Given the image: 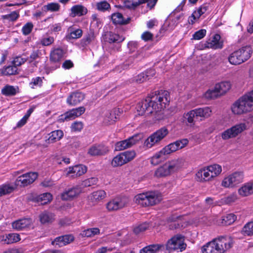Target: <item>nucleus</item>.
Instances as JSON below:
<instances>
[{
	"mask_svg": "<svg viewBox=\"0 0 253 253\" xmlns=\"http://www.w3.org/2000/svg\"><path fill=\"white\" fill-rule=\"evenodd\" d=\"M2 73L4 75L10 76L18 74L17 67L15 65L8 66L3 68Z\"/></svg>",
	"mask_w": 253,
	"mask_h": 253,
	"instance_id": "nucleus-44",
	"label": "nucleus"
},
{
	"mask_svg": "<svg viewBox=\"0 0 253 253\" xmlns=\"http://www.w3.org/2000/svg\"><path fill=\"white\" fill-rule=\"evenodd\" d=\"M180 166V163L178 160H173L159 168L156 170L155 174L157 177L166 176L177 171Z\"/></svg>",
	"mask_w": 253,
	"mask_h": 253,
	"instance_id": "nucleus-5",
	"label": "nucleus"
},
{
	"mask_svg": "<svg viewBox=\"0 0 253 253\" xmlns=\"http://www.w3.org/2000/svg\"><path fill=\"white\" fill-rule=\"evenodd\" d=\"M169 130L166 126H163L152 134L144 142V145L148 148H151L155 144L159 143L168 134Z\"/></svg>",
	"mask_w": 253,
	"mask_h": 253,
	"instance_id": "nucleus-7",
	"label": "nucleus"
},
{
	"mask_svg": "<svg viewBox=\"0 0 253 253\" xmlns=\"http://www.w3.org/2000/svg\"><path fill=\"white\" fill-rule=\"evenodd\" d=\"M252 53L251 46L247 45L232 53L228 60L231 64L239 65L250 58Z\"/></svg>",
	"mask_w": 253,
	"mask_h": 253,
	"instance_id": "nucleus-4",
	"label": "nucleus"
},
{
	"mask_svg": "<svg viewBox=\"0 0 253 253\" xmlns=\"http://www.w3.org/2000/svg\"><path fill=\"white\" fill-rule=\"evenodd\" d=\"M109 151V147L103 144H95L90 146L87 154L90 156H102L106 155Z\"/></svg>",
	"mask_w": 253,
	"mask_h": 253,
	"instance_id": "nucleus-17",
	"label": "nucleus"
},
{
	"mask_svg": "<svg viewBox=\"0 0 253 253\" xmlns=\"http://www.w3.org/2000/svg\"><path fill=\"white\" fill-rule=\"evenodd\" d=\"M205 48H211L213 49L221 48L222 47V44L221 43H216L214 41L209 40L207 41L204 45Z\"/></svg>",
	"mask_w": 253,
	"mask_h": 253,
	"instance_id": "nucleus-51",
	"label": "nucleus"
},
{
	"mask_svg": "<svg viewBox=\"0 0 253 253\" xmlns=\"http://www.w3.org/2000/svg\"><path fill=\"white\" fill-rule=\"evenodd\" d=\"M68 34L65 37L67 40L79 39L81 38L83 35V31L81 29H75L73 26L68 28Z\"/></svg>",
	"mask_w": 253,
	"mask_h": 253,
	"instance_id": "nucleus-24",
	"label": "nucleus"
},
{
	"mask_svg": "<svg viewBox=\"0 0 253 253\" xmlns=\"http://www.w3.org/2000/svg\"><path fill=\"white\" fill-rule=\"evenodd\" d=\"M111 18L113 23L115 25H126L129 23L130 21V18L129 17L125 20L123 14L119 12L112 14Z\"/></svg>",
	"mask_w": 253,
	"mask_h": 253,
	"instance_id": "nucleus-27",
	"label": "nucleus"
},
{
	"mask_svg": "<svg viewBox=\"0 0 253 253\" xmlns=\"http://www.w3.org/2000/svg\"><path fill=\"white\" fill-rule=\"evenodd\" d=\"M195 112L196 119L202 121L205 118L209 117L211 113V110L209 107L199 108L194 109Z\"/></svg>",
	"mask_w": 253,
	"mask_h": 253,
	"instance_id": "nucleus-21",
	"label": "nucleus"
},
{
	"mask_svg": "<svg viewBox=\"0 0 253 253\" xmlns=\"http://www.w3.org/2000/svg\"><path fill=\"white\" fill-rule=\"evenodd\" d=\"M106 192L104 190H98L92 193V198L95 201H99L106 197Z\"/></svg>",
	"mask_w": 253,
	"mask_h": 253,
	"instance_id": "nucleus-56",
	"label": "nucleus"
},
{
	"mask_svg": "<svg viewBox=\"0 0 253 253\" xmlns=\"http://www.w3.org/2000/svg\"><path fill=\"white\" fill-rule=\"evenodd\" d=\"M37 172H29L22 174L17 177L15 181V185L16 186L24 187L32 184L38 177Z\"/></svg>",
	"mask_w": 253,
	"mask_h": 253,
	"instance_id": "nucleus-13",
	"label": "nucleus"
},
{
	"mask_svg": "<svg viewBox=\"0 0 253 253\" xmlns=\"http://www.w3.org/2000/svg\"><path fill=\"white\" fill-rule=\"evenodd\" d=\"M182 217V216L181 215H177L176 214H172L170 216H169L167 221L168 222L171 223L169 225V228L171 230L176 229L180 227V225L179 223H176L175 222L177 219H181Z\"/></svg>",
	"mask_w": 253,
	"mask_h": 253,
	"instance_id": "nucleus-38",
	"label": "nucleus"
},
{
	"mask_svg": "<svg viewBox=\"0 0 253 253\" xmlns=\"http://www.w3.org/2000/svg\"><path fill=\"white\" fill-rule=\"evenodd\" d=\"M48 11H58L60 9V5L58 3H50L45 6Z\"/></svg>",
	"mask_w": 253,
	"mask_h": 253,
	"instance_id": "nucleus-64",
	"label": "nucleus"
},
{
	"mask_svg": "<svg viewBox=\"0 0 253 253\" xmlns=\"http://www.w3.org/2000/svg\"><path fill=\"white\" fill-rule=\"evenodd\" d=\"M33 24L31 22L27 23L22 28V31L24 35H29L33 28Z\"/></svg>",
	"mask_w": 253,
	"mask_h": 253,
	"instance_id": "nucleus-63",
	"label": "nucleus"
},
{
	"mask_svg": "<svg viewBox=\"0 0 253 253\" xmlns=\"http://www.w3.org/2000/svg\"><path fill=\"white\" fill-rule=\"evenodd\" d=\"M122 153L124 155L125 160L126 163L132 160L136 156V153L133 150L126 151Z\"/></svg>",
	"mask_w": 253,
	"mask_h": 253,
	"instance_id": "nucleus-55",
	"label": "nucleus"
},
{
	"mask_svg": "<svg viewBox=\"0 0 253 253\" xmlns=\"http://www.w3.org/2000/svg\"><path fill=\"white\" fill-rule=\"evenodd\" d=\"M136 109L138 115L140 116L143 115L145 113L147 114H150L155 111L153 102H152L149 95L145 99L138 102Z\"/></svg>",
	"mask_w": 253,
	"mask_h": 253,
	"instance_id": "nucleus-12",
	"label": "nucleus"
},
{
	"mask_svg": "<svg viewBox=\"0 0 253 253\" xmlns=\"http://www.w3.org/2000/svg\"><path fill=\"white\" fill-rule=\"evenodd\" d=\"M196 175L198 180L200 182L209 181L212 178L210 171H209L208 167L199 170Z\"/></svg>",
	"mask_w": 253,
	"mask_h": 253,
	"instance_id": "nucleus-23",
	"label": "nucleus"
},
{
	"mask_svg": "<svg viewBox=\"0 0 253 253\" xmlns=\"http://www.w3.org/2000/svg\"><path fill=\"white\" fill-rule=\"evenodd\" d=\"M188 140L186 138L177 140L173 142L178 149H181L185 147L188 143Z\"/></svg>",
	"mask_w": 253,
	"mask_h": 253,
	"instance_id": "nucleus-60",
	"label": "nucleus"
},
{
	"mask_svg": "<svg viewBox=\"0 0 253 253\" xmlns=\"http://www.w3.org/2000/svg\"><path fill=\"white\" fill-rule=\"evenodd\" d=\"M232 111L234 114L240 115L250 112L253 109V90L246 94L232 106Z\"/></svg>",
	"mask_w": 253,
	"mask_h": 253,
	"instance_id": "nucleus-1",
	"label": "nucleus"
},
{
	"mask_svg": "<svg viewBox=\"0 0 253 253\" xmlns=\"http://www.w3.org/2000/svg\"><path fill=\"white\" fill-rule=\"evenodd\" d=\"M94 39V34L92 31H90L87 34L85 35L84 37L81 40V44L83 46L89 44Z\"/></svg>",
	"mask_w": 253,
	"mask_h": 253,
	"instance_id": "nucleus-49",
	"label": "nucleus"
},
{
	"mask_svg": "<svg viewBox=\"0 0 253 253\" xmlns=\"http://www.w3.org/2000/svg\"><path fill=\"white\" fill-rule=\"evenodd\" d=\"M237 216L234 213H228L222 217L221 223L223 225H229L236 220Z\"/></svg>",
	"mask_w": 253,
	"mask_h": 253,
	"instance_id": "nucleus-40",
	"label": "nucleus"
},
{
	"mask_svg": "<svg viewBox=\"0 0 253 253\" xmlns=\"http://www.w3.org/2000/svg\"><path fill=\"white\" fill-rule=\"evenodd\" d=\"M84 99V95L80 92H72L67 98V103L70 106H76Z\"/></svg>",
	"mask_w": 253,
	"mask_h": 253,
	"instance_id": "nucleus-19",
	"label": "nucleus"
},
{
	"mask_svg": "<svg viewBox=\"0 0 253 253\" xmlns=\"http://www.w3.org/2000/svg\"><path fill=\"white\" fill-rule=\"evenodd\" d=\"M208 5L206 4H204L201 6L197 10V11H195L192 14L191 17L193 18L194 20H195L197 18H199L202 14L205 13L206 11L208 10Z\"/></svg>",
	"mask_w": 253,
	"mask_h": 253,
	"instance_id": "nucleus-45",
	"label": "nucleus"
},
{
	"mask_svg": "<svg viewBox=\"0 0 253 253\" xmlns=\"http://www.w3.org/2000/svg\"><path fill=\"white\" fill-rule=\"evenodd\" d=\"M142 137V134L137 133L126 140L118 142L115 144V150L122 151L124 149L131 147L139 141L141 140Z\"/></svg>",
	"mask_w": 253,
	"mask_h": 253,
	"instance_id": "nucleus-9",
	"label": "nucleus"
},
{
	"mask_svg": "<svg viewBox=\"0 0 253 253\" xmlns=\"http://www.w3.org/2000/svg\"><path fill=\"white\" fill-rule=\"evenodd\" d=\"M86 167L82 165H76L69 169L67 174L73 173L76 177L80 176L86 171Z\"/></svg>",
	"mask_w": 253,
	"mask_h": 253,
	"instance_id": "nucleus-28",
	"label": "nucleus"
},
{
	"mask_svg": "<svg viewBox=\"0 0 253 253\" xmlns=\"http://www.w3.org/2000/svg\"><path fill=\"white\" fill-rule=\"evenodd\" d=\"M149 96L153 102L155 112L165 108L170 100L169 93L167 90H161L152 92Z\"/></svg>",
	"mask_w": 253,
	"mask_h": 253,
	"instance_id": "nucleus-3",
	"label": "nucleus"
},
{
	"mask_svg": "<svg viewBox=\"0 0 253 253\" xmlns=\"http://www.w3.org/2000/svg\"><path fill=\"white\" fill-rule=\"evenodd\" d=\"M231 87V84L229 82H222L215 84V88L218 90L221 95L224 94Z\"/></svg>",
	"mask_w": 253,
	"mask_h": 253,
	"instance_id": "nucleus-35",
	"label": "nucleus"
},
{
	"mask_svg": "<svg viewBox=\"0 0 253 253\" xmlns=\"http://www.w3.org/2000/svg\"><path fill=\"white\" fill-rule=\"evenodd\" d=\"M71 15L73 17L76 16H82L87 13V8L84 6L80 4L75 5L71 9Z\"/></svg>",
	"mask_w": 253,
	"mask_h": 253,
	"instance_id": "nucleus-26",
	"label": "nucleus"
},
{
	"mask_svg": "<svg viewBox=\"0 0 253 253\" xmlns=\"http://www.w3.org/2000/svg\"><path fill=\"white\" fill-rule=\"evenodd\" d=\"M54 39L53 37L46 36L42 39L41 44L43 46H49L53 43Z\"/></svg>",
	"mask_w": 253,
	"mask_h": 253,
	"instance_id": "nucleus-59",
	"label": "nucleus"
},
{
	"mask_svg": "<svg viewBox=\"0 0 253 253\" xmlns=\"http://www.w3.org/2000/svg\"><path fill=\"white\" fill-rule=\"evenodd\" d=\"M31 223V220L29 218H23L13 222L12 224L13 228L17 230H21L29 227Z\"/></svg>",
	"mask_w": 253,
	"mask_h": 253,
	"instance_id": "nucleus-25",
	"label": "nucleus"
},
{
	"mask_svg": "<svg viewBox=\"0 0 253 253\" xmlns=\"http://www.w3.org/2000/svg\"><path fill=\"white\" fill-rule=\"evenodd\" d=\"M100 234V230L98 228H88L84 232V236L87 237H91Z\"/></svg>",
	"mask_w": 253,
	"mask_h": 253,
	"instance_id": "nucleus-53",
	"label": "nucleus"
},
{
	"mask_svg": "<svg viewBox=\"0 0 253 253\" xmlns=\"http://www.w3.org/2000/svg\"><path fill=\"white\" fill-rule=\"evenodd\" d=\"M242 172H235L224 179L222 185L225 187H233L241 183L243 180Z\"/></svg>",
	"mask_w": 253,
	"mask_h": 253,
	"instance_id": "nucleus-15",
	"label": "nucleus"
},
{
	"mask_svg": "<svg viewBox=\"0 0 253 253\" xmlns=\"http://www.w3.org/2000/svg\"><path fill=\"white\" fill-rule=\"evenodd\" d=\"M84 124L82 122L76 121L73 123L71 126L72 131H81L83 128Z\"/></svg>",
	"mask_w": 253,
	"mask_h": 253,
	"instance_id": "nucleus-57",
	"label": "nucleus"
},
{
	"mask_svg": "<svg viewBox=\"0 0 253 253\" xmlns=\"http://www.w3.org/2000/svg\"><path fill=\"white\" fill-rule=\"evenodd\" d=\"M14 187L9 185H3L0 186V197L11 193Z\"/></svg>",
	"mask_w": 253,
	"mask_h": 253,
	"instance_id": "nucleus-54",
	"label": "nucleus"
},
{
	"mask_svg": "<svg viewBox=\"0 0 253 253\" xmlns=\"http://www.w3.org/2000/svg\"><path fill=\"white\" fill-rule=\"evenodd\" d=\"M128 201V199L126 197H117L108 202L106 207L109 211H117L126 207Z\"/></svg>",
	"mask_w": 253,
	"mask_h": 253,
	"instance_id": "nucleus-14",
	"label": "nucleus"
},
{
	"mask_svg": "<svg viewBox=\"0 0 253 253\" xmlns=\"http://www.w3.org/2000/svg\"><path fill=\"white\" fill-rule=\"evenodd\" d=\"M64 52L62 49L57 48L51 51L50 54V60L53 62L60 61L63 57Z\"/></svg>",
	"mask_w": 253,
	"mask_h": 253,
	"instance_id": "nucleus-29",
	"label": "nucleus"
},
{
	"mask_svg": "<svg viewBox=\"0 0 253 253\" xmlns=\"http://www.w3.org/2000/svg\"><path fill=\"white\" fill-rule=\"evenodd\" d=\"M221 96L218 90L216 89L215 86L213 89H210L207 90L205 94V96L207 99H215Z\"/></svg>",
	"mask_w": 253,
	"mask_h": 253,
	"instance_id": "nucleus-47",
	"label": "nucleus"
},
{
	"mask_svg": "<svg viewBox=\"0 0 253 253\" xmlns=\"http://www.w3.org/2000/svg\"><path fill=\"white\" fill-rule=\"evenodd\" d=\"M183 118L188 123L194 125V123L197 120L194 110H192L183 115Z\"/></svg>",
	"mask_w": 253,
	"mask_h": 253,
	"instance_id": "nucleus-43",
	"label": "nucleus"
},
{
	"mask_svg": "<svg viewBox=\"0 0 253 253\" xmlns=\"http://www.w3.org/2000/svg\"><path fill=\"white\" fill-rule=\"evenodd\" d=\"M208 169L212 178L218 175L222 171L221 167L217 164H214L208 166Z\"/></svg>",
	"mask_w": 253,
	"mask_h": 253,
	"instance_id": "nucleus-42",
	"label": "nucleus"
},
{
	"mask_svg": "<svg viewBox=\"0 0 253 253\" xmlns=\"http://www.w3.org/2000/svg\"><path fill=\"white\" fill-rule=\"evenodd\" d=\"M207 31L205 29H201L196 32L193 35V39L199 40L203 38L206 35Z\"/></svg>",
	"mask_w": 253,
	"mask_h": 253,
	"instance_id": "nucleus-61",
	"label": "nucleus"
},
{
	"mask_svg": "<svg viewBox=\"0 0 253 253\" xmlns=\"http://www.w3.org/2000/svg\"><path fill=\"white\" fill-rule=\"evenodd\" d=\"M52 196L49 193H44L38 195L35 198V201L41 202V205H44L49 203L52 200Z\"/></svg>",
	"mask_w": 253,
	"mask_h": 253,
	"instance_id": "nucleus-33",
	"label": "nucleus"
},
{
	"mask_svg": "<svg viewBox=\"0 0 253 253\" xmlns=\"http://www.w3.org/2000/svg\"><path fill=\"white\" fill-rule=\"evenodd\" d=\"M232 243L224 239H214L208 243L202 248L203 253H224L226 250L231 248Z\"/></svg>",
	"mask_w": 253,
	"mask_h": 253,
	"instance_id": "nucleus-2",
	"label": "nucleus"
},
{
	"mask_svg": "<svg viewBox=\"0 0 253 253\" xmlns=\"http://www.w3.org/2000/svg\"><path fill=\"white\" fill-rule=\"evenodd\" d=\"M135 203L143 207L152 206L159 202L154 193L148 192L138 194L135 197Z\"/></svg>",
	"mask_w": 253,
	"mask_h": 253,
	"instance_id": "nucleus-6",
	"label": "nucleus"
},
{
	"mask_svg": "<svg viewBox=\"0 0 253 253\" xmlns=\"http://www.w3.org/2000/svg\"><path fill=\"white\" fill-rule=\"evenodd\" d=\"M85 111V108L84 106L71 109L59 116L58 122L62 123L74 120L81 116Z\"/></svg>",
	"mask_w": 253,
	"mask_h": 253,
	"instance_id": "nucleus-11",
	"label": "nucleus"
},
{
	"mask_svg": "<svg viewBox=\"0 0 253 253\" xmlns=\"http://www.w3.org/2000/svg\"><path fill=\"white\" fill-rule=\"evenodd\" d=\"M19 13L16 11H13L10 14L2 16L3 19H6L12 22L16 21L19 18Z\"/></svg>",
	"mask_w": 253,
	"mask_h": 253,
	"instance_id": "nucleus-52",
	"label": "nucleus"
},
{
	"mask_svg": "<svg viewBox=\"0 0 253 253\" xmlns=\"http://www.w3.org/2000/svg\"><path fill=\"white\" fill-rule=\"evenodd\" d=\"M106 39L109 43H119L122 42L125 38L120 37L118 34L113 33L112 32H108L106 34Z\"/></svg>",
	"mask_w": 253,
	"mask_h": 253,
	"instance_id": "nucleus-37",
	"label": "nucleus"
},
{
	"mask_svg": "<svg viewBox=\"0 0 253 253\" xmlns=\"http://www.w3.org/2000/svg\"><path fill=\"white\" fill-rule=\"evenodd\" d=\"M246 127L245 123L237 124L222 132L221 137L223 140L235 138L245 130Z\"/></svg>",
	"mask_w": 253,
	"mask_h": 253,
	"instance_id": "nucleus-10",
	"label": "nucleus"
},
{
	"mask_svg": "<svg viewBox=\"0 0 253 253\" xmlns=\"http://www.w3.org/2000/svg\"><path fill=\"white\" fill-rule=\"evenodd\" d=\"M53 216L52 213L44 211L39 215V219L42 224L49 223L53 221Z\"/></svg>",
	"mask_w": 253,
	"mask_h": 253,
	"instance_id": "nucleus-32",
	"label": "nucleus"
},
{
	"mask_svg": "<svg viewBox=\"0 0 253 253\" xmlns=\"http://www.w3.org/2000/svg\"><path fill=\"white\" fill-rule=\"evenodd\" d=\"M126 163V161L125 160L124 155L122 153L115 157L112 161V165L114 167L121 166Z\"/></svg>",
	"mask_w": 253,
	"mask_h": 253,
	"instance_id": "nucleus-41",
	"label": "nucleus"
},
{
	"mask_svg": "<svg viewBox=\"0 0 253 253\" xmlns=\"http://www.w3.org/2000/svg\"><path fill=\"white\" fill-rule=\"evenodd\" d=\"M96 9L98 11L104 12L111 9L110 4L106 0H102L96 3Z\"/></svg>",
	"mask_w": 253,
	"mask_h": 253,
	"instance_id": "nucleus-48",
	"label": "nucleus"
},
{
	"mask_svg": "<svg viewBox=\"0 0 253 253\" xmlns=\"http://www.w3.org/2000/svg\"><path fill=\"white\" fill-rule=\"evenodd\" d=\"M242 232L244 235H253V221L246 224L242 228Z\"/></svg>",
	"mask_w": 253,
	"mask_h": 253,
	"instance_id": "nucleus-50",
	"label": "nucleus"
},
{
	"mask_svg": "<svg viewBox=\"0 0 253 253\" xmlns=\"http://www.w3.org/2000/svg\"><path fill=\"white\" fill-rule=\"evenodd\" d=\"M155 71L153 69H150L146 71L145 72L142 73L134 78L136 83L141 84L147 80H149L155 75Z\"/></svg>",
	"mask_w": 253,
	"mask_h": 253,
	"instance_id": "nucleus-20",
	"label": "nucleus"
},
{
	"mask_svg": "<svg viewBox=\"0 0 253 253\" xmlns=\"http://www.w3.org/2000/svg\"><path fill=\"white\" fill-rule=\"evenodd\" d=\"M19 92L18 86L14 87L12 85H6L1 89V93L7 96H14Z\"/></svg>",
	"mask_w": 253,
	"mask_h": 253,
	"instance_id": "nucleus-31",
	"label": "nucleus"
},
{
	"mask_svg": "<svg viewBox=\"0 0 253 253\" xmlns=\"http://www.w3.org/2000/svg\"><path fill=\"white\" fill-rule=\"evenodd\" d=\"M238 192L243 196H247L253 194V183H248L240 188Z\"/></svg>",
	"mask_w": 253,
	"mask_h": 253,
	"instance_id": "nucleus-34",
	"label": "nucleus"
},
{
	"mask_svg": "<svg viewBox=\"0 0 253 253\" xmlns=\"http://www.w3.org/2000/svg\"><path fill=\"white\" fill-rule=\"evenodd\" d=\"M63 132L61 130H56L52 131L49 134V137L47 140L49 143H54L60 140L63 136Z\"/></svg>",
	"mask_w": 253,
	"mask_h": 253,
	"instance_id": "nucleus-36",
	"label": "nucleus"
},
{
	"mask_svg": "<svg viewBox=\"0 0 253 253\" xmlns=\"http://www.w3.org/2000/svg\"><path fill=\"white\" fill-rule=\"evenodd\" d=\"M81 192V188L78 187H73L65 190L61 194V198L64 201L73 200Z\"/></svg>",
	"mask_w": 253,
	"mask_h": 253,
	"instance_id": "nucleus-18",
	"label": "nucleus"
},
{
	"mask_svg": "<svg viewBox=\"0 0 253 253\" xmlns=\"http://www.w3.org/2000/svg\"><path fill=\"white\" fill-rule=\"evenodd\" d=\"M98 182V179L96 177H91L85 179L82 182V185L84 187H89L96 184Z\"/></svg>",
	"mask_w": 253,
	"mask_h": 253,
	"instance_id": "nucleus-58",
	"label": "nucleus"
},
{
	"mask_svg": "<svg viewBox=\"0 0 253 253\" xmlns=\"http://www.w3.org/2000/svg\"><path fill=\"white\" fill-rule=\"evenodd\" d=\"M148 227V224L144 223L135 227L133 229V232L135 234H138L147 230Z\"/></svg>",
	"mask_w": 253,
	"mask_h": 253,
	"instance_id": "nucleus-62",
	"label": "nucleus"
},
{
	"mask_svg": "<svg viewBox=\"0 0 253 253\" xmlns=\"http://www.w3.org/2000/svg\"><path fill=\"white\" fill-rule=\"evenodd\" d=\"M121 113L120 109L119 108H115L111 111L106 115V118L110 124L116 122L119 118V114Z\"/></svg>",
	"mask_w": 253,
	"mask_h": 253,
	"instance_id": "nucleus-39",
	"label": "nucleus"
},
{
	"mask_svg": "<svg viewBox=\"0 0 253 253\" xmlns=\"http://www.w3.org/2000/svg\"><path fill=\"white\" fill-rule=\"evenodd\" d=\"M157 1L158 0H138L131 2L130 0H126L124 1V6L119 5L118 7L121 8L125 7L128 9L134 10L139 5L146 2L147 6L151 9L154 7Z\"/></svg>",
	"mask_w": 253,
	"mask_h": 253,
	"instance_id": "nucleus-16",
	"label": "nucleus"
},
{
	"mask_svg": "<svg viewBox=\"0 0 253 253\" xmlns=\"http://www.w3.org/2000/svg\"><path fill=\"white\" fill-rule=\"evenodd\" d=\"M20 240V236L17 233H10L7 235L4 239V241L7 244H10L17 242Z\"/></svg>",
	"mask_w": 253,
	"mask_h": 253,
	"instance_id": "nucleus-46",
	"label": "nucleus"
},
{
	"mask_svg": "<svg viewBox=\"0 0 253 253\" xmlns=\"http://www.w3.org/2000/svg\"><path fill=\"white\" fill-rule=\"evenodd\" d=\"M74 240V237L71 235H65L64 236L57 237L55 239L56 244H58L59 246H65L69 244Z\"/></svg>",
	"mask_w": 253,
	"mask_h": 253,
	"instance_id": "nucleus-30",
	"label": "nucleus"
},
{
	"mask_svg": "<svg viewBox=\"0 0 253 253\" xmlns=\"http://www.w3.org/2000/svg\"><path fill=\"white\" fill-rule=\"evenodd\" d=\"M186 247V244L184 243L183 237L181 235L172 237L168 240L166 245V248L169 252L179 249L182 252Z\"/></svg>",
	"mask_w": 253,
	"mask_h": 253,
	"instance_id": "nucleus-8",
	"label": "nucleus"
},
{
	"mask_svg": "<svg viewBox=\"0 0 253 253\" xmlns=\"http://www.w3.org/2000/svg\"><path fill=\"white\" fill-rule=\"evenodd\" d=\"M165 246L163 244H152L143 248L140 253H157L159 251H163Z\"/></svg>",
	"mask_w": 253,
	"mask_h": 253,
	"instance_id": "nucleus-22",
	"label": "nucleus"
}]
</instances>
